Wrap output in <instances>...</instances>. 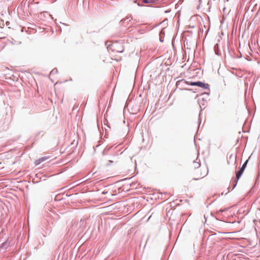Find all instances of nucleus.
I'll return each mask as SVG.
<instances>
[{"label": "nucleus", "mask_w": 260, "mask_h": 260, "mask_svg": "<svg viewBox=\"0 0 260 260\" xmlns=\"http://www.w3.org/2000/svg\"><path fill=\"white\" fill-rule=\"evenodd\" d=\"M47 159H48V157H43L39 159L38 160H37L35 161V165L36 166H37V165H39L40 164H41V162H42L43 161L46 160Z\"/></svg>", "instance_id": "20e7f679"}, {"label": "nucleus", "mask_w": 260, "mask_h": 260, "mask_svg": "<svg viewBox=\"0 0 260 260\" xmlns=\"http://www.w3.org/2000/svg\"><path fill=\"white\" fill-rule=\"evenodd\" d=\"M26 31L29 32V33L30 34L31 32V29H30L29 27H28L27 30H26Z\"/></svg>", "instance_id": "1a4fd4ad"}, {"label": "nucleus", "mask_w": 260, "mask_h": 260, "mask_svg": "<svg viewBox=\"0 0 260 260\" xmlns=\"http://www.w3.org/2000/svg\"><path fill=\"white\" fill-rule=\"evenodd\" d=\"M30 208H29L28 212V220H29V219L30 218Z\"/></svg>", "instance_id": "0eeeda50"}, {"label": "nucleus", "mask_w": 260, "mask_h": 260, "mask_svg": "<svg viewBox=\"0 0 260 260\" xmlns=\"http://www.w3.org/2000/svg\"><path fill=\"white\" fill-rule=\"evenodd\" d=\"M8 246V245L7 243L4 242V243H3V244L1 246V247L2 248L5 247V248H7Z\"/></svg>", "instance_id": "39448f33"}, {"label": "nucleus", "mask_w": 260, "mask_h": 260, "mask_svg": "<svg viewBox=\"0 0 260 260\" xmlns=\"http://www.w3.org/2000/svg\"><path fill=\"white\" fill-rule=\"evenodd\" d=\"M142 2L144 3H146V4H147L149 3V1L148 0H142Z\"/></svg>", "instance_id": "6e6552de"}, {"label": "nucleus", "mask_w": 260, "mask_h": 260, "mask_svg": "<svg viewBox=\"0 0 260 260\" xmlns=\"http://www.w3.org/2000/svg\"><path fill=\"white\" fill-rule=\"evenodd\" d=\"M247 162H248V160H247L244 163V164L242 165V168H243V169H245L246 167V165H247Z\"/></svg>", "instance_id": "423d86ee"}, {"label": "nucleus", "mask_w": 260, "mask_h": 260, "mask_svg": "<svg viewBox=\"0 0 260 260\" xmlns=\"http://www.w3.org/2000/svg\"><path fill=\"white\" fill-rule=\"evenodd\" d=\"M244 171V169H243V168H241L240 169V170L236 173V178L237 180L239 179L241 176L243 174Z\"/></svg>", "instance_id": "7ed1b4c3"}, {"label": "nucleus", "mask_w": 260, "mask_h": 260, "mask_svg": "<svg viewBox=\"0 0 260 260\" xmlns=\"http://www.w3.org/2000/svg\"><path fill=\"white\" fill-rule=\"evenodd\" d=\"M9 24H10V22H9V21H7V22H6V25H9Z\"/></svg>", "instance_id": "9d476101"}, {"label": "nucleus", "mask_w": 260, "mask_h": 260, "mask_svg": "<svg viewBox=\"0 0 260 260\" xmlns=\"http://www.w3.org/2000/svg\"><path fill=\"white\" fill-rule=\"evenodd\" d=\"M190 85L192 86H198L199 87L203 88L204 89H207L209 87V85L208 84L204 83L200 81L198 82H188L186 81L184 79L180 80L176 82V86L177 87L180 88H184L185 85Z\"/></svg>", "instance_id": "f257e3e1"}, {"label": "nucleus", "mask_w": 260, "mask_h": 260, "mask_svg": "<svg viewBox=\"0 0 260 260\" xmlns=\"http://www.w3.org/2000/svg\"><path fill=\"white\" fill-rule=\"evenodd\" d=\"M109 162L110 163H112V162H113V161H112V160H109Z\"/></svg>", "instance_id": "9b49d317"}, {"label": "nucleus", "mask_w": 260, "mask_h": 260, "mask_svg": "<svg viewBox=\"0 0 260 260\" xmlns=\"http://www.w3.org/2000/svg\"><path fill=\"white\" fill-rule=\"evenodd\" d=\"M114 51L121 53L124 51L123 46L120 44H115L112 45Z\"/></svg>", "instance_id": "f03ea898"}]
</instances>
